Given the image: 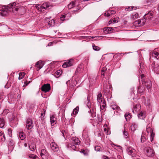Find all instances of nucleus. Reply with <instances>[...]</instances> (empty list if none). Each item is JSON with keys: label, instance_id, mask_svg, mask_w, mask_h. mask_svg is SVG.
Wrapping results in <instances>:
<instances>
[{"label": "nucleus", "instance_id": "obj_1", "mask_svg": "<svg viewBox=\"0 0 159 159\" xmlns=\"http://www.w3.org/2000/svg\"><path fill=\"white\" fill-rule=\"evenodd\" d=\"M16 4V2H13L8 5L7 6L3 7L0 10V14L2 16L7 15L9 11H13L14 10L17 11V8L15 7Z\"/></svg>", "mask_w": 159, "mask_h": 159}, {"label": "nucleus", "instance_id": "obj_2", "mask_svg": "<svg viewBox=\"0 0 159 159\" xmlns=\"http://www.w3.org/2000/svg\"><path fill=\"white\" fill-rule=\"evenodd\" d=\"M140 76L142 79V84L146 86L147 89L149 90L151 89L152 86L151 81L148 79H145L143 74L141 75Z\"/></svg>", "mask_w": 159, "mask_h": 159}, {"label": "nucleus", "instance_id": "obj_3", "mask_svg": "<svg viewBox=\"0 0 159 159\" xmlns=\"http://www.w3.org/2000/svg\"><path fill=\"white\" fill-rule=\"evenodd\" d=\"M146 22L145 19L138 20L134 22L133 25L135 27H139L144 25Z\"/></svg>", "mask_w": 159, "mask_h": 159}, {"label": "nucleus", "instance_id": "obj_4", "mask_svg": "<svg viewBox=\"0 0 159 159\" xmlns=\"http://www.w3.org/2000/svg\"><path fill=\"white\" fill-rule=\"evenodd\" d=\"M128 154L133 157H135L136 155V150L131 147H128L126 148Z\"/></svg>", "mask_w": 159, "mask_h": 159}, {"label": "nucleus", "instance_id": "obj_5", "mask_svg": "<svg viewBox=\"0 0 159 159\" xmlns=\"http://www.w3.org/2000/svg\"><path fill=\"white\" fill-rule=\"evenodd\" d=\"M26 126L28 129H31L34 126L33 121L30 118H28L26 121Z\"/></svg>", "mask_w": 159, "mask_h": 159}, {"label": "nucleus", "instance_id": "obj_6", "mask_svg": "<svg viewBox=\"0 0 159 159\" xmlns=\"http://www.w3.org/2000/svg\"><path fill=\"white\" fill-rule=\"evenodd\" d=\"M152 70L157 75L159 74V65L154 61L152 64Z\"/></svg>", "mask_w": 159, "mask_h": 159}, {"label": "nucleus", "instance_id": "obj_7", "mask_svg": "<svg viewBox=\"0 0 159 159\" xmlns=\"http://www.w3.org/2000/svg\"><path fill=\"white\" fill-rule=\"evenodd\" d=\"M40 155L43 159H47L48 157L49 153L46 150L43 149L41 151Z\"/></svg>", "mask_w": 159, "mask_h": 159}, {"label": "nucleus", "instance_id": "obj_8", "mask_svg": "<svg viewBox=\"0 0 159 159\" xmlns=\"http://www.w3.org/2000/svg\"><path fill=\"white\" fill-rule=\"evenodd\" d=\"M73 64V61L72 59H70L65 62L62 65V67L64 68L72 66Z\"/></svg>", "mask_w": 159, "mask_h": 159}, {"label": "nucleus", "instance_id": "obj_9", "mask_svg": "<svg viewBox=\"0 0 159 159\" xmlns=\"http://www.w3.org/2000/svg\"><path fill=\"white\" fill-rule=\"evenodd\" d=\"M50 89V85L49 84H44L41 87L42 91L45 93L48 92Z\"/></svg>", "mask_w": 159, "mask_h": 159}, {"label": "nucleus", "instance_id": "obj_10", "mask_svg": "<svg viewBox=\"0 0 159 159\" xmlns=\"http://www.w3.org/2000/svg\"><path fill=\"white\" fill-rule=\"evenodd\" d=\"M146 155L149 157H152L154 155V151L150 147L146 148Z\"/></svg>", "mask_w": 159, "mask_h": 159}, {"label": "nucleus", "instance_id": "obj_11", "mask_svg": "<svg viewBox=\"0 0 159 159\" xmlns=\"http://www.w3.org/2000/svg\"><path fill=\"white\" fill-rule=\"evenodd\" d=\"M50 147L54 152H57L59 150V147L58 145L55 142L51 143L50 144Z\"/></svg>", "mask_w": 159, "mask_h": 159}, {"label": "nucleus", "instance_id": "obj_12", "mask_svg": "<svg viewBox=\"0 0 159 159\" xmlns=\"http://www.w3.org/2000/svg\"><path fill=\"white\" fill-rule=\"evenodd\" d=\"M154 14V12L153 11H150L148 13L144 15L143 16L144 19L146 20H149L152 18Z\"/></svg>", "mask_w": 159, "mask_h": 159}, {"label": "nucleus", "instance_id": "obj_13", "mask_svg": "<svg viewBox=\"0 0 159 159\" xmlns=\"http://www.w3.org/2000/svg\"><path fill=\"white\" fill-rule=\"evenodd\" d=\"M149 55L150 58L154 57L157 59L159 58V53L155 50H153L150 52Z\"/></svg>", "mask_w": 159, "mask_h": 159}, {"label": "nucleus", "instance_id": "obj_14", "mask_svg": "<svg viewBox=\"0 0 159 159\" xmlns=\"http://www.w3.org/2000/svg\"><path fill=\"white\" fill-rule=\"evenodd\" d=\"M110 107L113 110H115L117 112L121 110L120 107L117 106L115 102H113L111 103Z\"/></svg>", "mask_w": 159, "mask_h": 159}, {"label": "nucleus", "instance_id": "obj_15", "mask_svg": "<svg viewBox=\"0 0 159 159\" xmlns=\"http://www.w3.org/2000/svg\"><path fill=\"white\" fill-rule=\"evenodd\" d=\"M51 18H46V21L48 23V26L49 27L53 26L54 25L55 23V21L54 19L51 20Z\"/></svg>", "mask_w": 159, "mask_h": 159}, {"label": "nucleus", "instance_id": "obj_16", "mask_svg": "<svg viewBox=\"0 0 159 159\" xmlns=\"http://www.w3.org/2000/svg\"><path fill=\"white\" fill-rule=\"evenodd\" d=\"M50 121L52 125L53 126L57 123V118L55 115H52L50 116Z\"/></svg>", "mask_w": 159, "mask_h": 159}, {"label": "nucleus", "instance_id": "obj_17", "mask_svg": "<svg viewBox=\"0 0 159 159\" xmlns=\"http://www.w3.org/2000/svg\"><path fill=\"white\" fill-rule=\"evenodd\" d=\"M141 109L140 105L139 104L134 105V108L132 110V112L134 114H136L138 111H139Z\"/></svg>", "mask_w": 159, "mask_h": 159}, {"label": "nucleus", "instance_id": "obj_18", "mask_svg": "<svg viewBox=\"0 0 159 159\" xmlns=\"http://www.w3.org/2000/svg\"><path fill=\"white\" fill-rule=\"evenodd\" d=\"M44 64L42 61H39L37 62L35 64V66L37 67V70L41 69L43 66Z\"/></svg>", "mask_w": 159, "mask_h": 159}, {"label": "nucleus", "instance_id": "obj_19", "mask_svg": "<svg viewBox=\"0 0 159 159\" xmlns=\"http://www.w3.org/2000/svg\"><path fill=\"white\" fill-rule=\"evenodd\" d=\"M97 100L99 103H102L105 101L103 99L102 94L101 93H99L97 95Z\"/></svg>", "mask_w": 159, "mask_h": 159}, {"label": "nucleus", "instance_id": "obj_20", "mask_svg": "<svg viewBox=\"0 0 159 159\" xmlns=\"http://www.w3.org/2000/svg\"><path fill=\"white\" fill-rule=\"evenodd\" d=\"M116 13V11L115 10H109L106 11L104 13V15L107 17H109L111 15L114 14Z\"/></svg>", "mask_w": 159, "mask_h": 159}, {"label": "nucleus", "instance_id": "obj_21", "mask_svg": "<svg viewBox=\"0 0 159 159\" xmlns=\"http://www.w3.org/2000/svg\"><path fill=\"white\" fill-rule=\"evenodd\" d=\"M139 17V14L137 12H134L130 15V18L133 20H134L136 19H138Z\"/></svg>", "mask_w": 159, "mask_h": 159}, {"label": "nucleus", "instance_id": "obj_22", "mask_svg": "<svg viewBox=\"0 0 159 159\" xmlns=\"http://www.w3.org/2000/svg\"><path fill=\"white\" fill-rule=\"evenodd\" d=\"M67 148H69L70 150H73L75 151H77L76 150V148L75 145L72 144V143H69L67 145Z\"/></svg>", "mask_w": 159, "mask_h": 159}, {"label": "nucleus", "instance_id": "obj_23", "mask_svg": "<svg viewBox=\"0 0 159 159\" xmlns=\"http://www.w3.org/2000/svg\"><path fill=\"white\" fill-rule=\"evenodd\" d=\"M137 127V124L135 123H132V125L130 126V129L132 132H134L136 130Z\"/></svg>", "mask_w": 159, "mask_h": 159}, {"label": "nucleus", "instance_id": "obj_24", "mask_svg": "<svg viewBox=\"0 0 159 159\" xmlns=\"http://www.w3.org/2000/svg\"><path fill=\"white\" fill-rule=\"evenodd\" d=\"M119 18L117 17L113 19H111L109 22V24H111L112 23H116L118 22Z\"/></svg>", "mask_w": 159, "mask_h": 159}, {"label": "nucleus", "instance_id": "obj_25", "mask_svg": "<svg viewBox=\"0 0 159 159\" xmlns=\"http://www.w3.org/2000/svg\"><path fill=\"white\" fill-rule=\"evenodd\" d=\"M19 136L21 140H24L26 138V135L23 131L19 132Z\"/></svg>", "mask_w": 159, "mask_h": 159}, {"label": "nucleus", "instance_id": "obj_26", "mask_svg": "<svg viewBox=\"0 0 159 159\" xmlns=\"http://www.w3.org/2000/svg\"><path fill=\"white\" fill-rule=\"evenodd\" d=\"M124 130L123 131V135L124 136L125 138L127 139L129 138L128 133L127 131H126V128L124 126Z\"/></svg>", "mask_w": 159, "mask_h": 159}, {"label": "nucleus", "instance_id": "obj_27", "mask_svg": "<svg viewBox=\"0 0 159 159\" xmlns=\"http://www.w3.org/2000/svg\"><path fill=\"white\" fill-rule=\"evenodd\" d=\"M74 142V143L75 145H79L80 144V140L78 138L73 137L71 139Z\"/></svg>", "mask_w": 159, "mask_h": 159}, {"label": "nucleus", "instance_id": "obj_28", "mask_svg": "<svg viewBox=\"0 0 159 159\" xmlns=\"http://www.w3.org/2000/svg\"><path fill=\"white\" fill-rule=\"evenodd\" d=\"M144 89L145 88L142 85L139 86L138 88V92L139 93H142L143 92Z\"/></svg>", "mask_w": 159, "mask_h": 159}, {"label": "nucleus", "instance_id": "obj_29", "mask_svg": "<svg viewBox=\"0 0 159 159\" xmlns=\"http://www.w3.org/2000/svg\"><path fill=\"white\" fill-rule=\"evenodd\" d=\"M5 125V121L2 118H0V128H4Z\"/></svg>", "mask_w": 159, "mask_h": 159}, {"label": "nucleus", "instance_id": "obj_30", "mask_svg": "<svg viewBox=\"0 0 159 159\" xmlns=\"http://www.w3.org/2000/svg\"><path fill=\"white\" fill-rule=\"evenodd\" d=\"M145 112H141L138 115V117L141 119H144L145 117Z\"/></svg>", "mask_w": 159, "mask_h": 159}, {"label": "nucleus", "instance_id": "obj_31", "mask_svg": "<svg viewBox=\"0 0 159 159\" xmlns=\"http://www.w3.org/2000/svg\"><path fill=\"white\" fill-rule=\"evenodd\" d=\"M83 71V69L82 67H78L76 69L75 71V73L76 75H78L79 74L82 73Z\"/></svg>", "mask_w": 159, "mask_h": 159}, {"label": "nucleus", "instance_id": "obj_32", "mask_svg": "<svg viewBox=\"0 0 159 159\" xmlns=\"http://www.w3.org/2000/svg\"><path fill=\"white\" fill-rule=\"evenodd\" d=\"M49 6V4L47 2H44L42 5V8L43 10L45 9L48 8Z\"/></svg>", "mask_w": 159, "mask_h": 159}, {"label": "nucleus", "instance_id": "obj_33", "mask_svg": "<svg viewBox=\"0 0 159 159\" xmlns=\"http://www.w3.org/2000/svg\"><path fill=\"white\" fill-rule=\"evenodd\" d=\"M103 91L105 95L111 94V93L110 92L108 87L104 88Z\"/></svg>", "mask_w": 159, "mask_h": 159}, {"label": "nucleus", "instance_id": "obj_34", "mask_svg": "<svg viewBox=\"0 0 159 159\" xmlns=\"http://www.w3.org/2000/svg\"><path fill=\"white\" fill-rule=\"evenodd\" d=\"M5 140V138L4 133L2 131L0 132V141H4Z\"/></svg>", "mask_w": 159, "mask_h": 159}, {"label": "nucleus", "instance_id": "obj_35", "mask_svg": "<svg viewBox=\"0 0 159 159\" xmlns=\"http://www.w3.org/2000/svg\"><path fill=\"white\" fill-rule=\"evenodd\" d=\"M125 116L127 121L129 120L131 118V115L129 113H126L125 115Z\"/></svg>", "mask_w": 159, "mask_h": 159}, {"label": "nucleus", "instance_id": "obj_36", "mask_svg": "<svg viewBox=\"0 0 159 159\" xmlns=\"http://www.w3.org/2000/svg\"><path fill=\"white\" fill-rule=\"evenodd\" d=\"M75 2H74L72 1L70 3H69L68 5V7L69 9H71L72 8L74 7L75 6Z\"/></svg>", "mask_w": 159, "mask_h": 159}, {"label": "nucleus", "instance_id": "obj_37", "mask_svg": "<svg viewBox=\"0 0 159 159\" xmlns=\"http://www.w3.org/2000/svg\"><path fill=\"white\" fill-rule=\"evenodd\" d=\"M142 100L143 102L144 103L145 105L146 106H148L149 105L150 103H149L148 100L147 101V102H146L145 97H144V96H143L142 97Z\"/></svg>", "mask_w": 159, "mask_h": 159}, {"label": "nucleus", "instance_id": "obj_38", "mask_svg": "<svg viewBox=\"0 0 159 159\" xmlns=\"http://www.w3.org/2000/svg\"><path fill=\"white\" fill-rule=\"evenodd\" d=\"M29 148L30 150L34 151L36 149V146L35 144L32 143L29 145Z\"/></svg>", "mask_w": 159, "mask_h": 159}, {"label": "nucleus", "instance_id": "obj_39", "mask_svg": "<svg viewBox=\"0 0 159 159\" xmlns=\"http://www.w3.org/2000/svg\"><path fill=\"white\" fill-rule=\"evenodd\" d=\"M61 74V72L60 70H58L56 71L55 73L54 76L57 78H58Z\"/></svg>", "mask_w": 159, "mask_h": 159}, {"label": "nucleus", "instance_id": "obj_40", "mask_svg": "<svg viewBox=\"0 0 159 159\" xmlns=\"http://www.w3.org/2000/svg\"><path fill=\"white\" fill-rule=\"evenodd\" d=\"M146 140V137L144 135L143 133L141 137V142L143 143Z\"/></svg>", "mask_w": 159, "mask_h": 159}, {"label": "nucleus", "instance_id": "obj_41", "mask_svg": "<svg viewBox=\"0 0 159 159\" xmlns=\"http://www.w3.org/2000/svg\"><path fill=\"white\" fill-rule=\"evenodd\" d=\"M35 7L39 11H44V10H43L42 8V5H36L35 6Z\"/></svg>", "mask_w": 159, "mask_h": 159}, {"label": "nucleus", "instance_id": "obj_42", "mask_svg": "<svg viewBox=\"0 0 159 159\" xmlns=\"http://www.w3.org/2000/svg\"><path fill=\"white\" fill-rule=\"evenodd\" d=\"M29 157L30 158H32L33 159H39L38 157H37L36 155L33 154H29Z\"/></svg>", "mask_w": 159, "mask_h": 159}, {"label": "nucleus", "instance_id": "obj_43", "mask_svg": "<svg viewBox=\"0 0 159 159\" xmlns=\"http://www.w3.org/2000/svg\"><path fill=\"white\" fill-rule=\"evenodd\" d=\"M25 73L24 72H20L19 73L18 79L19 80L22 79L25 75Z\"/></svg>", "mask_w": 159, "mask_h": 159}, {"label": "nucleus", "instance_id": "obj_44", "mask_svg": "<svg viewBox=\"0 0 159 159\" xmlns=\"http://www.w3.org/2000/svg\"><path fill=\"white\" fill-rule=\"evenodd\" d=\"M92 47L93 49L96 51H98L100 49V48L99 47L95 46L94 44L93 45Z\"/></svg>", "mask_w": 159, "mask_h": 159}, {"label": "nucleus", "instance_id": "obj_45", "mask_svg": "<svg viewBox=\"0 0 159 159\" xmlns=\"http://www.w3.org/2000/svg\"><path fill=\"white\" fill-rule=\"evenodd\" d=\"M100 108L102 110H103L105 107V101L102 102V103H100Z\"/></svg>", "mask_w": 159, "mask_h": 159}, {"label": "nucleus", "instance_id": "obj_46", "mask_svg": "<svg viewBox=\"0 0 159 159\" xmlns=\"http://www.w3.org/2000/svg\"><path fill=\"white\" fill-rule=\"evenodd\" d=\"M61 134L62 135V136L65 139V136L66 135L67 131L64 129H62L61 130Z\"/></svg>", "mask_w": 159, "mask_h": 159}, {"label": "nucleus", "instance_id": "obj_47", "mask_svg": "<svg viewBox=\"0 0 159 159\" xmlns=\"http://www.w3.org/2000/svg\"><path fill=\"white\" fill-rule=\"evenodd\" d=\"M80 152L81 153H83L85 155H88V152L87 150H85L84 149H82L80 151Z\"/></svg>", "mask_w": 159, "mask_h": 159}, {"label": "nucleus", "instance_id": "obj_48", "mask_svg": "<svg viewBox=\"0 0 159 159\" xmlns=\"http://www.w3.org/2000/svg\"><path fill=\"white\" fill-rule=\"evenodd\" d=\"M146 131L148 133V134L149 133H151L153 132V130L150 126H147L146 128Z\"/></svg>", "mask_w": 159, "mask_h": 159}, {"label": "nucleus", "instance_id": "obj_49", "mask_svg": "<svg viewBox=\"0 0 159 159\" xmlns=\"http://www.w3.org/2000/svg\"><path fill=\"white\" fill-rule=\"evenodd\" d=\"M69 15V14L68 13L65 15H62L60 18L61 20L64 21V20H65V18H66V16L67 15Z\"/></svg>", "mask_w": 159, "mask_h": 159}, {"label": "nucleus", "instance_id": "obj_50", "mask_svg": "<svg viewBox=\"0 0 159 159\" xmlns=\"http://www.w3.org/2000/svg\"><path fill=\"white\" fill-rule=\"evenodd\" d=\"M79 107H77L75 108L73 111V113L75 115H76L78 111Z\"/></svg>", "mask_w": 159, "mask_h": 159}, {"label": "nucleus", "instance_id": "obj_51", "mask_svg": "<svg viewBox=\"0 0 159 159\" xmlns=\"http://www.w3.org/2000/svg\"><path fill=\"white\" fill-rule=\"evenodd\" d=\"M112 29L113 28L107 27L106 29H105V30L108 33H111L112 32Z\"/></svg>", "mask_w": 159, "mask_h": 159}, {"label": "nucleus", "instance_id": "obj_52", "mask_svg": "<svg viewBox=\"0 0 159 159\" xmlns=\"http://www.w3.org/2000/svg\"><path fill=\"white\" fill-rule=\"evenodd\" d=\"M9 144L10 146H13L15 144V142L12 139H10L9 140Z\"/></svg>", "mask_w": 159, "mask_h": 159}, {"label": "nucleus", "instance_id": "obj_53", "mask_svg": "<svg viewBox=\"0 0 159 159\" xmlns=\"http://www.w3.org/2000/svg\"><path fill=\"white\" fill-rule=\"evenodd\" d=\"M101 148L98 146H96L95 147V151L98 152L101 151Z\"/></svg>", "mask_w": 159, "mask_h": 159}, {"label": "nucleus", "instance_id": "obj_54", "mask_svg": "<svg viewBox=\"0 0 159 159\" xmlns=\"http://www.w3.org/2000/svg\"><path fill=\"white\" fill-rule=\"evenodd\" d=\"M150 137L151 141V142H152L153 140V138L154 137V136L155 135V134L153 132H152L151 133H150Z\"/></svg>", "mask_w": 159, "mask_h": 159}, {"label": "nucleus", "instance_id": "obj_55", "mask_svg": "<svg viewBox=\"0 0 159 159\" xmlns=\"http://www.w3.org/2000/svg\"><path fill=\"white\" fill-rule=\"evenodd\" d=\"M134 6L129 7L125 8V10L126 11H131L134 8Z\"/></svg>", "mask_w": 159, "mask_h": 159}, {"label": "nucleus", "instance_id": "obj_56", "mask_svg": "<svg viewBox=\"0 0 159 159\" xmlns=\"http://www.w3.org/2000/svg\"><path fill=\"white\" fill-rule=\"evenodd\" d=\"M9 111L8 109H5L3 110L2 114L3 115H6L9 112Z\"/></svg>", "mask_w": 159, "mask_h": 159}, {"label": "nucleus", "instance_id": "obj_57", "mask_svg": "<svg viewBox=\"0 0 159 159\" xmlns=\"http://www.w3.org/2000/svg\"><path fill=\"white\" fill-rule=\"evenodd\" d=\"M8 134L10 136L12 135V129H8Z\"/></svg>", "mask_w": 159, "mask_h": 159}, {"label": "nucleus", "instance_id": "obj_58", "mask_svg": "<svg viewBox=\"0 0 159 159\" xmlns=\"http://www.w3.org/2000/svg\"><path fill=\"white\" fill-rule=\"evenodd\" d=\"M87 100L88 102L87 104V106L89 108L91 107V103L89 100L88 98Z\"/></svg>", "mask_w": 159, "mask_h": 159}, {"label": "nucleus", "instance_id": "obj_59", "mask_svg": "<svg viewBox=\"0 0 159 159\" xmlns=\"http://www.w3.org/2000/svg\"><path fill=\"white\" fill-rule=\"evenodd\" d=\"M123 55V53H117L116 55L114 56V57H115L116 56H120L122 57Z\"/></svg>", "mask_w": 159, "mask_h": 159}, {"label": "nucleus", "instance_id": "obj_60", "mask_svg": "<svg viewBox=\"0 0 159 159\" xmlns=\"http://www.w3.org/2000/svg\"><path fill=\"white\" fill-rule=\"evenodd\" d=\"M156 9L158 13H159V4H158L157 7H154V9L156 10Z\"/></svg>", "mask_w": 159, "mask_h": 159}, {"label": "nucleus", "instance_id": "obj_61", "mask_svg": "<svg viewBox=\"0 0 159 159\" xmlns=\"http://www.w3.org/2000/svg\"><path fill=\"white\" fill-rule=\"evenodd\" d=\"M76 8H77V10H73V11L75 12H76V11H77L78 10H80V6L78 5L76 6Z\"/></svg>", "mask_w": 159, "mask_h": 159}, {"label": "nucleus", "instance_id": "obj_62", "mask_svg": "<svg viewBox=\"0 0 159 159\" xmlns=\"http://www.w3.org/2000/svg\"><path fill=\"white\" fill-rule=\"evenodd\" d=\"M30 81H29V82L27 81H25L24 82V85L27 86V85L30 83Z\"/></svg>", "mask_w": 159, "mask_h": 159}, {"label": "nucleus", "instance_id": "obj_63", "mask_svg": "<svg viewBox=\"0 0 159 159\" xmlns=\"http://www.w3.org/2000/svg\"><path fill=\"white\" fill-rule=\"evenodd\" d=\"M154 0H147V2L148 3H151L153 2Z\"/></svg>", "mask_w": 159, "mask_h": 159}, {"label": "nucleus", "instance_id": "obj_64", "mask_svg": "<svg viewBox=\"0 0 159 159\" xmlns=\"http://www.w3.org/2000/svg\"><path fill=\"white\" fill-rule=\"evenodd\" d=\"M107 70V68L106 67H103L102 69V70H101V72H104L106 70Z\"/></svg>", "mask_w": 159, "mask_h": 159}]
</instances>
